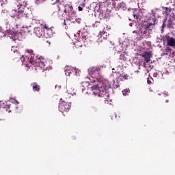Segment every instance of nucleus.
<instances>
[{"label": "nucleus", "instance_id": "4", "mask_svg": "<svg viewBox=\"0 0 175 175\" xmlns=\"http://www.w3.org/2000/svg\"><path fill=\"white\" fill-rule=\"evenodd\" d=\"M26 53L30 54L31 57L29 58V64L34 66V67H40V68H44L45 64L43 62H41V59H38V57L35 56L33 53L32 49H26Z\"/></svg>", "mask_w": 175, "mask_h": 175}, {"label": "nucleus", "instance_id": "26", "mask_svg": "<svg viewBox=\"0 0 175 175\" xmlns=\"http://www.w3.org/2000/svg\"><path fill=\"white\" fill-rule=\"evenodd\" d=\"M14 49H15V48H14V46H12V49H11V51H12L13 52H14V53H16V52H18V51H16V49H15V51H14Z\"/></svg>", "mask_w": 175, "mask_h": 175}, {"label": "nucleus", "instance_id": "38", "mask_svg": "<svg viewBox=\"0 0 175 175\" xmlns=\"http://www.w3.org/2000/svg\"><path fill=\"white\" fill-rule=\"evenodd\" d=\"M130 27H132V23L130 24Z\"/></svg>", "mask_w": 175, "mask_h": 175}, {"label": "nucleus", "instance_id": "16", "mask_svg": "<svg viewBox=\"0 0 175 175\" xmlns=\"http://www.w3.org/2000/svg\"><path fill=\"white\" fill-rule=\"evenodd\" d=\"M168 46H170L172 47L175 46V39L173 38H170L167 40Z\"/></svg>", "mask_w": 175, "mask_h": 175}, {"label": "nucleus", "instance_id": "33", "mask_svg": "<svg viewBox=\"0 0 175 175\" xmlns=\"http://www.w3.org/2000/svg\"><path fill=\"white\" fill-rule=\"evenodd\" d=\"M59 2V0H56V3H58Z\"/></svg>", "mask_w": 175, "mask_h": 175}, {"label": "nucleus", "instance_id": "37", "mask_svg": "<svg viewBox=\"0 0 175 175\" xmlns=\"http://www.w3.org/2000/svg\"><path fill=\"white\" fill-rule=\"evenodd\" d=\"M4 120L3 119H0V121H3Z\"/></svg>", "mask_w": 175, "mask_h": 175}, {"label": "nucleus", "instance_id": "29", "mask_svg": "<svg viewBox=\"0 0 175 175\" xmlns=\"http://www.w3.org/2000/svg\"><path fill=\"white\" fill-rule=\"evenodd\" d=\"M128 77H129L128 75H125L124 76V78L125 79H128Z\"/></svg>", "mask_w": 175, "mask_h": 175}, {"label": "nucleus", "instance_id": "17", "mask_svg": "<svg viewBox=\"0 0 175 175\" xmlns=\"http://www.w3.org/2000/svg\"><path fill=\"white\" fill-rule=\"evenodd\" d=\"M157 21V18L155 16H150L148 18L147 23H156Z\"/></svg>", "mask_w": 175, "mask_h": 175}, {"label": "nucleus", "instance_id": "10", "mask_svg": "<svg viewBox=\"0 0 175 175\" xmlns=\"http://www.w3.org/2000/svg\"><path fill=\"white\" fill-rule=\"evenodd\" d=\"M13 57L14 58V59H21V61L23 62H25V59H27V57H24L21 54H20L18 51H16V53H15L14 55H13Z\"/></svg>", "mask_w": 175, "mask_h": 175}, {"label": "nucleus", "instance_id": "34", "mask_svg": "<svg viewBox=\"0 0 175 175\" xmlns=\"http://www.w3.org/2000/svg\"><path fill=\"white\" fill-rule=\"evenodd\" d=\"M170 102V100H166V103H168Z\"/></svg>", "mask_w": 175, "mask_h": 175}, {"label": "nucleus", "instance_id": "39", "mask_svg": "<svg viewBox=\"0 0 175 175\" xmlns=\"http://www.w3.org/2000/svg\"><path fill=\"white\" fill-rule=\"evenodd\" d=\"M70 98V96H68V98Z\"/></svg>", "mask_w": 175, "mask_h": 175}, {"label": "nucleus", "instance_id": "19", "mask_svg": "<svg viewBox=\"0 0 175 175\" xmlns=\"http://www.w3.org/2000/svg\"><path fill=\"white\" fill-rule=\"evenodd\" d=\"M122 93L123 94V95H124V96H126L130 93V90L125 89L124 90L122 91Z\"/></svg>", "mask_w": 175, "mask_h": 175}, {"label": "nucleus", "instance_id": "25", "mask_svg": "<svg viewBox=\"0 0 175 175\" xmlns=\"http://www.w3.org/2000/svg\"><path fill=\"white\" fill-rule=\"evenodd\" d=\"M0 2L2 3H6L8 2V0H0Z\"/></svg>", "mask_w": 175, "mask_h": 175}, {"label": "nucleus", "instance_id": "12", "mask_svg": "<svg viewBox=\"0 0 175 175\" xmlns=\"http://www.w3.org/2000/svg\"><path fill=\"white\" fill-rule=\"evenodd\" d=\"M129 21H133L134 23H139L140 21V16L136 14H133L129 18Z\"/></svg>", "mask_w": 175, "mask_h": 175}, {"label": "nucleus", "instance_id": "9", "mask_svg": "<svg viewBox=\"0 0 175 175\" xmlns=\"http://www.w3.org/2000/svg\"><path fill=\"white\" fill-rule=\"evenodd\" d=\"M141 56L143 57L146 63H150V58L152 57V53L145 51L141 54Z\"/></svg>", "mask_w": 175, "mask_h": 175}, {"label": "nucleus", "instance_id": "21", "mask_svg": "<svg viewBox=\"0 0 175 175\" xmlns=\"http://www.w3.org/2000/svg\"><path fill=\"white\" fill-rule=\"evenodd\" d=\"M75 92H68L67 94H66L64 96V98H65L66 100H67V96H68L69 95H74Z\"/></svg>", "mask_w": 175, "mask_h": 175}, {"label": "nucleus", "instance_id": "18", "mask_svg": "<svg viewBox=\"0 0 175 175\" xmlns=\"http://www.w3.org/2000/svg\"><path fill=\"white\" fill-rule=\"evenodd\" d=\"M135 25L136 28L138 29V30H141L143 28V23H133Z\"/></svg>", "mask_w": 175, "mask_h": 175}, {"label": "nucleus", "instance_id": "15", "mask_svg": "<svg viewBox=\"0 0 175 175\" xmlns=\"http://www.w3.org/2000/svg\"><path fill=\"white\" fill-rule=\"evenodd\" d=\"M163 10H165V14L167 16H169L170 13H174V10H172L170 8L167 7H162Z\"/></svg>", "mask_w": 175, "mask_h": 175}, {"label": "nucleus", "instance_id": "8", "mask_svg": "<svg viewBox=\"0 0 175 175\" xmlns=\"http://www.w3.org/2000/svg\"><path fill=\"white\" fill-rule=\"evenodd\" d=\"M64 70L65 71L66 76H70V74H72V72L74 73L77 74V68H72V67L67 66L64 68Z\"/></svg>", "mask_w": 175, "mask_h": 175}, {"label": "nucleus", "instance_id": "1", "mask_svg": "<svg viewBox=\"0 0 175 175\" xmlns=\"http://www.w3.org/2000/svg\"><path fill=\"white\" fill-rule=\"evenodd\" d=\"M100 66H93L88 69L89 75L94 77L91 83H96V85L91 86L90 89L91 91H93V94L98 95V96L107 100L109 96L107 90L111 88V83L100 75Z\"/></svg>", "mask_w": 175, "mask_h": 175}, {"label": "nucleus", "instance_id": "30", "mask_svg": "<svg viewBox=\"0 0 175 175\" xmlns=\"http://www.w3.org/2000/svg\"><path fill=\"white\" fill-rule=\"evenodd\" d=\"M80 21H81V18L77 19V23H80Z\"/></svg>", "mask_w": 175, "mask_h": 175}, {"label": "nucleus", "instance_id": "20", "mask_svg": "<svg viewBox=\"0 0 175 175\" xmlns=\"http://www.w3.org/2000/svg\"><path fill=\"white\" fill-rule=\"evenodd\" d=\"M43 44L47 46H49L51 45V42L49 40H44L43 41Z\"/></svg>", "mask_w": 175, "mask_h": 175}, {"label": "nucleus", "instance_id": "3", "mask_svg": "<svg viewBox=\"0 0 175 175\" xmlns=\"http://www.w3.org/2000/svg\"><path fill=\"white\" fill-rule=\"evenodd\" d=\"M49 31H52V27L46 25V23L40 24V26L34 28L35 35L38 38H41L43 34L46 39L51 38V34L46 33Z\"/></svg>", "mask_w": 175, "mask_h": 175}, {"label": "nucleus", "instance_id": "24", "mask_svg": "<svg viewBox=\"0 0 175 175\" xmlns=\"http://www.w3.org/2000/svg\"><path fill=\"white\" fill-rule=\"evenodd\" d=\"M151 13H152V16L155 17V12H154V10H151Z\"/></svg>", "mask_w": 175, "mask_h": 175}, {"label": "nucleus", "instance_id": "6", "mask_svg": "<svg viewBox=\"0 0 175 175\" xmlns=\"http://www.w3.org/2000/svg\"><path fill=\"white\" fill-rule=\"evenodd\" d=\"M58 109L62 113L68 112L69 110H70V104H69L68 102L64 101L62 98H60Z\"/></svg>", "mask_w": 175, "mask_h": 175}, {"label": "nucleus", "instance_id": "11", "mask_svg": "<svg viewBox=\"0 0 175 175\" xmlns=\"http://www.w3.org/2000/svg\"><path fill=\"white\" fill-rule=\"evenodd\" d=\"M103 27H103V31L99 32L98 37H100V38H101V37H103V36L107 34V32L105 31H109L111 29L110 25H105V24L103 25Z\"/></svg>", "mask_w": 175, "mask_h": 175}, {"label": "nucleus", "instance_id": "2", "mask_svg": "<svg viewBox=\"0 0 175 175\" xmlns=\"http://www.w3.org/2000/svg\"><path fill=\"white\" fill-rule=\"evenodd\" d=\"M27 7V3L23 2V3H16L13 5V9L11 11L9 12V15L10 17H12V18H14L16 17V18H20L21 16V14L24 13V10Z\"/></svg>", "mask_w": 175, "mask_h": 175}, {"label": "nucleus", "instance_id": "27", "mask_svg": "<svg viewBox=\"0 0 175 175\" xmlns=\"http://www.w3.org/2000/svg\"><path fill=\"white\" fill-rule=\"evenodd\" d=\"M78 9H79V12H81L83 10V8H81L80 6H79Z\"/></svg>", "mask_w": 175, "mask_h": 175}, {"label": "nucleus", "instance_id": "32", "mask_svg": "<svg viewBox=\"0 0 175 175\" xmlns=\"http://www.w3.org/2000/svg\"><path fill=\"white\" fill-rule=\"evenodd\" d=\"M26 67H31V66H29V64H26Z\"/></svg>", "mask_w": 175, "mask_h": 175}, {"label": "nucleus", "instance_id": "7", "mask_svg": "<svg viewBox=\"0 0 175 175\" xmlns=\"http://www.w3.org/2000/svg\"><path fill=\"white\" fill-rule=\"evenodd\" d=\"M10 29L12 30H16L17 29H21V30L23 31L24 33H29V30L27 27H22L21 25H18L16 23H11Z\"/></svg>", "mask_w": 175, "mask_h": 175}, {"label": "nucleus", "instance_id": "22", "mask_svg": "<svg viewBox=\"0 0 175 175\" xmlns=\"http://www.w3.org/2000/svg\"><path fill=\"white\" fill-rule=\"evenodd\" d=\"M151 25H155V23H154V24L148 23V25H147L146 27H145V29H146V30L149 29H150V27Z\"/></svg>", "mask_w": 175, "mask_h": 175}, {"label": "nucleus", "instance_id": "23", "mask_svg": "<svg viewBox=\"0 0 175 175\" xmlns=\"http://www.w3.org/2000/svg\"><path fill=\"white\" fill-rule=\"evenodd\" d=\"M63 28L65 29H68V27L67 26L66 23H63Z\"/></svg>", "mask_w": 175, "mask_h": 175}, {"label": "nucleus", "instance_id": "40", "mask_svg": "<svg viewBox=\"0 0 175 175\" xmlns=\"http://www.w3.org/2000/svg\"><path fill=\"white\" fill-rule=\"evenodd\" d=\"M163 25H165V23H163Z\"/></svg>", "mask_w": 175, "mask_h": 175}, {"label": "nucleus", "instance_id": "36", "mask_svg": "<svg viewBox=\"0 0 175 175\" xmlns=\"http://www.w3.org/2000/svg\"><path fill=\"white\" fill-rule=\"evenodd\" d=\"M133 33H136V31H133Z\"/></svg>", "mask_w": 175, "mask_h": 175}, {"label": "nucleus", "instance_id": "35", "mask_svg": "<svg viewBox=\"0 0 175 175\" xmlns=\"http://www.w3.org/2000/svg\"><path fill=\"white\" fill-rule=\"evenodd\" d=\"M146 64L144 63V67H146Z\"/></svg>", "mask_w": 175, "mask_h": 175}, {"label": "nucleus", "instance_id": "13", "mask_svg": "<svg viewBox=\"0 0 175 175\" xmlns=\"http://www.w3.org/2000/svg\"><path fill=\"white\" fill-rule=\"evenodd\" d=\"M65 13H68L69 16L73 14V7L70 5H65Z\"/></svg>", "mask_w": 175, "mask_h": 175}, {"label": "nucleus", "instance_id": "5", "mask_svg": "<svg viewBox=\"0 0 175 175\" xmlns=\"http://www.w3.org/2000/svg\"><path fill=\"white\" fill-rule=\"evenodd\" d=\"M79 38L76 43L74 44V48L77 49H81L83 47V44L85 43V39L87 38V31L83 29V32L78 33Z\"/></svg>", "mask_w": 175, "mask_h": 175}, {"label": "nucleus", "instance_id": "14", "mask_svg": "<svg viewBox=\"0 0 175 175\" xmlns=\"http://www.w3.org/2000/svg\"><path fill=\"white\" fill-rule=\"evenodd\" d=\"M31 88H33V91L39 92L41 90V86L38 85V83L34 82L31 83Z\"/></svg>", "mask_w": 175, "mask_h": 175}, {"label": "nucleus", "instance_id": "31", "mask_svg": "<svg viewBox=\"0 0 175 175\" xmlns=\"http://www.w3.org/2000/svg\"><path fill=\"white\" fill-rule=\"evenodd\" d=\"M147 83L150 84V81H147Z\"/></svg>", "mask_w": 175, "mask_h": 175}, {"label": "nucleus", "instance_id": "28", "mask_svg": "<svg viewBox=\"0 0 175 175\" xmlns=\"http://www.w3.org/2000/svg\"><path fill=\"white\" fill-rule=\"evenodd\" d=\"M12 39L13 41H16L17 38L16 36H14V38H12Z\"/></svg>", "mask_w": 175, "mask_h": 175}]
</instances>
